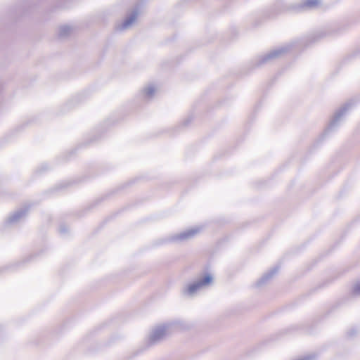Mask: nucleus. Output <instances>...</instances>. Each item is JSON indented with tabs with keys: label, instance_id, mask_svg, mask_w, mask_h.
<instances>
[{
	"label": "nucleus",
	"instance_id": "nucleus-1",
	"mask_svg": "<svg viewBox=\"0 0 360 360\" xmlns=\"http://www.w3.org/2000/svg\"><path fill=\"white\" fill-rule=\"evenodd\" d=\"M186 328V324L179 320L158 324L150 330L148 336V340L150 345H153L164 340L174 330Z\"/></svg>",
	"mask_w": 360,
	"mask_h": 360
},
{
	"label": "nucleus",
	"instance_id": "nucleus-2",
	"mask_svg": "<svg viewBox=\"0 0 360 360\" xmlns=\"http://www.w3.org/2000/svg\"><path fill=\"white\" fill-rule=\"evenodd\" d=\"M212 277L210 275H206L202 278H198L192 283L188 284L183 289V294L185 296L193 297L198 291L207 287L212 283Z\"/></svg>",
	"mask_w": 360,
	"mask_h": 360
},
{
	"label": "nucleus",
	"instance_id": "nucleus-3",
	"mask_svg": "<svg viewBox=\"0 0 360 360\" xmlns=\"http://www.w3.org/2000/svg\"><path fill=\"white\" fill-rule=\"evenodd\" d=\"M200 231L199 227H194L179 233L175 234L170 238V240L179 243L188 240L196 236Z\"/></svg>",
	"mask_w": 360,
	"mask_h": 360
},
{
	"label": "nucleus",
	"instance_id": "nucleus-4",
	"mask_svg": "<svg viewBox=\"0 0 360 360\" xmlns=\"http://www.w3.org/2000/svg\"><path fill=\"white\" fill-rule=\"evenodd\" d=\"M138 16V12L134 11L126 17L124 21L118 25V29L120 30L129 29L136 22Z\"/></svg>",
	"mask_w": 360,
	"mask_h": 360
},
{
	"label": "nucleus",
	"instance_id": "nucleus-5",
	"mask_svg": "<svg viewBox=\"0 0 360 360\" xmlns=\"http://www.w3.org/2000/svg\"><path fill=\"white\" fill-rule=\"evenodd\" d=\"M347 110V106L345 105V106L342 107V108H340L339 110H338L335 113V115L329 124V127L330 129H332L333 127H334L337 125L338 122L341 120L342 117L345 115Z\"/></svg>",
	"mask_w": 360,
	"mask_h": 360
},
{
	"label": "nucleus",
	"instance_id": "nucleus-6",
	"mask_svg": "<svg viewBox=\"0 0 360 360\" xmlns=\"http://www.w3.org/2000/svg\"><path fill=\"white\" fill-rule=\"evenodd\" d=\"M158 88L153 85L150 84L144 88L143 90V93L145 97L146 98H151L155 95V94L157 92Z\"/></svg>",
	"mask_w": 360,
	"mask_h": 360
},
{
	"label": "nucleus",
	"instance_id": "nucleus-7",
	"mask_svg": "<svg viewBox=\"0 0 360 360\" xmlns=\"http://www.w3.org/2000/svg\"><path fill=\"white\" fill-rule=\"evenodd\" d=\"M285 51L283 48L278 49L274 51H271L268 54H266L264 57V61H267L269 59L275 58L279 56L281 53Z\"/></svg>",
	"mask_w": 360,
	"mask_h": 360
},
{
	"label": "nucleus",
	"instance_id": "nucleus-8",
	"mask_svg": "<svg viewBox=\"0 0 360 360\" xmlns=\"http://www.w3.org/2000/svg\"><path fill=\"white\" fill-rule=\"evenodd\" d=\"M72 31V29L69 25H62L58 28V35L60 37H65L68 36Z\"/></svg>",
	"mask_w": 360,
	"mask_h": 360
},
{
	"label": "nucleus",
	"instance_id": "nucleus-9",
	"mask_svg": "<svg viewBox=\"0 0 360 360\" xmlns=\"http://www.w3.org/2000/svg\"><path fill=\"white\" fill-rule=\"evenodd\" d=\"M277 271L276 269H273L270 270L269 272L266 273L261 279L258 281V285H262L266 281H269L272 276L276 274Z\"/></svg>",
	"mask_w": 360,
	"mask_h": 360
},
{
	"label": "nucleus",
	"instance_id": "nucleus-10",
	"mask_svg": "<svg viewBox=\"0 0 360 360\" xmlns=\"http://www.w3.org/2000/svg\"><path fill=\"white\" fill-rule=\"evenodd\" d=\"M25 215V212L22 210L18 211L15 212L13 214L10 216L8 218L9 223L17 222L20 219H21Z\"/></svg>",
	"mask_w": 360,
	"mask_h": 360
},
{
	"label": "nucleus",
	"instance_id": "nucleus-11",
	"mask_svg": "<svg viewBox=\"0 0 360 360\" xmlns=\"http://www.w3.org/2000/svg\"><path fill=\"white\" fill-rule=\"evenodd\" d=\"M319 4V0H307L304 3V6L308 8H314Z\"/></svg>",
	"mask_w": 360,
	"mask_h": 360
},
{
	"label": "nucleus",
	"instance_id": "nucleus-12",
	"mask_svg": "<svg viewBox=\"0 0 360 360\" xmlns=\"http://www.w3.org/2000/svg\"><path fill=\"white\" fill-rule=\"evenodd\" d=\"M353 292L355 295H360V282L354 285Z\"/></svg>",
	"mask_w": 360,
	"mask_h": 360
},
{
	"label": "nucleus",
	"instance_id": "nucleus-13",
	"mask_svg": "<svg viewBox=\"0 0 360 360\" xmlns=\"http://www.w3.org/2000/svg\"><path fill=\"white\" fill-rule=\"evenodd\" d=\"M313 359V356H311V355H307V356H305L304 357H302L300 359H298L297 360H312Z\"/></svg>",
	"mask_w": 360,
	"mask_h": 360
}]
</instances>
